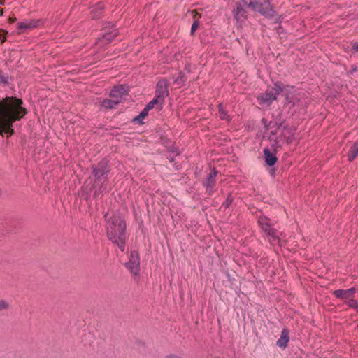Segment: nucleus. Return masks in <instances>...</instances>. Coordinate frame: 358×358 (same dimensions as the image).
Masks as SVG:
<instances>
[{
    "instance_id": "1",
    "label": "nucleus",
    "mask_w": 358,
    "mask_h": 358,
    "mask_svg": "<svg viewBox=\"0 0 358 358\" xmlns=\"http://www.w3.org/2000/svg\"><path fill=\"white\" fill-rule=\"evenodd\" d=\"M22 101L16 97L0 99V134L11 136L14 131L13 123L20 120L27 113V110L22 106Z\"/></svg>"
},
{
    "instance_id": "2",
    "label": "nucleus",
    "mask_w": 358,
    "mask_h": 358,
    "mask_svg": "<svg viewBox=\"0 0 358 358\" xmlns=\"http://www.w3.org/2000/svg\"><path fill=\"white\" fill-rule=\"evenodd\" d=\"M104 218L106 235L110 241H116V240H121L123 237H127L126 222L120 213L117 212L113 213H107Z\"/></svg>"
},
{
    "instance_id": "3",
    "label": "nucleus",
    "mask_w": 358,
    "mask_h": 358,
    "mask_svg": "<svg viewBox=\"0 0 358 358\" xmlns=\"http://www.w3.org/2000/svg\"><path fill=\"white\" fill-rule=\"evenodd\" d=\"M283 90V85L280 83H275L273 87H268L265 93L261 94L258 96L259 103L270 106L273 101L277 99L279 94Z\"/></svg>"
},
{
    "instance_id": "4",
    "label": "nucleus",
    "mask_w": 358,
    "mask_h": 358,
    "mask_svg": "<svg viewBox=\"0 0 358 358\" xmlns=\"http://www.w3.org/2000/svg\"><path fill=\"white\" fill-rule=\"evenodd\" d=\"M248 7L266 17H272L274 15L269 0H250Z\"/></svg>"
},
{
    "instance_id": "5",
    "label": "nucleus",
    "mask_w": 358,
    "mask_h": 358,
    "mask_svg": "<svg viewBox=\"0 0 358 358\" xmlns=\"http://www.w3.org/2000/svg\"><path fill=\"white\" fill-rule=\"evenodd\" d=\"M126 268L131 273L137 276L140 273V256L136 250H132L129 256V261L125 264Z\"/></svg>"
},
{
    "instance_id": "6",
    "label": "nucleus",
    "mask_w": 358,
    "mask_h": 358,
    "mask_svg": "<svg viewBox=\"0 0 358 358\" xmlns=\"http://www.w3.org/2000/svg\"><path fill=\"white\" fill-rule=\"evenodd\" d=\"M109 172L108 163L106 160L100 162L96 167L94 168V175L96 180L106 179Z\"/></svg>"
},
{
    "instance_id": "7",
    "label": "nucleus",
    "mask_w": 358,
    "mask_h": 358,
    "mask_svg": "<svg viewBox=\"0 0 358 358\" xmlns=\"http://www.w3.org/2000/svg\"><path fill=\"white\" fill-rule=\"evenodd\" d=\"M355 292L356 289L352 287L348 289H336L333 294L336 298L344 300L345 302L354 297Z\"/></svg>"
},
{
    "instance_id": "8",
    "label": "nucleus",
    "mask_w": 358,
    "mask_h": 358,
    "mask_svg": "<svg viewBox=\"0 0 358 358\" xmlns=\"http://www.w3.org/2000/svg\"><path fill=\"white\" fill-rule=\"evenodd\" d=\"M169 95L167 83L164 80H159L157 84L156 96L164 101V98Z\"/></svg>"
},
{
    "instance_id": "9",
    "label": "nucleus",
    "mask_w": 358,
    "mask_h": 358,
    "mask_svg": "<svg viewBox=\"0 0 358 358\" xmlns=\"http://www.w3.org/2000/svg\"><path fill=\"white\" fill-rule=\"evenodd\" d=\"M110 96L113 99H117V103H120L127 96V90L122 85L115 86L111 90Z\"/></svg>"
},
{
    "instance_id": "10",
    "label": "nucleus",
    "mask_w": 358,
    "mask_h": 358,
    "mask_svg": "<svg viewBox=\"0 0 358 358\" xmlns=\"http://www.w3.org/2000/svg\"><path fill=\"white\" fill-rule=\"evenodd\" d=\"M217 171L213 169L208 175L206 180L203 182V185L206 188L207 192L209 194L213 192V188L215 183V178L217 176Z\"/></svg>"
},
{
    "instance_id": "11",
    "label": "nucleus",
    "mask_w": 358,
    "mask_h": 358,
    "mask_svg": "<svg viewBox=\"0 0 358 358\" xmlns=\"http://www.w3.org/2000/svg\"><path fill=\"white\" fill-rule=\"evenodd\" d=\"M41 24V20H30L20 22L17 24V29L20 30L31 29L38 27Z\"/></svg>"
},
{
    "instance_id": "12",
    "label": "nucleus",
    "mask_w": 358,
    "mask_h": 358,
    "mask_svg": "<svg viewBox=\"0 0 358 358\" xmlns=\"http://www.w3.org/2000/svg\"><path fill=\"white\" fill-rule=\"evenodd\" d=\"M233 14L234 18L238 22H243L247 17V11L240 3H236V6L233 10Z\"/></svg>"
},
{
    "instance_id": "13",
    "label": "nucleus",
    "mask_w": 358,
    "mask_h": 358,
    "mask_svg": "<svg viewBox=\"0 0 358 358\" xmlns=\"http://www.w3.org/2000/svg\"><path fill=\"white\" fill-rule=\"evenodd\" d=\"M289 341V331L287 329H283L281 331L280 338L277 341L276 345L278 347L284 349L287 347Z\"/></svg>"
},
{
    "instance_id": "14",
    "label": "nucleus",
    "mask_w": 358,
    "mask_h": 358,
    "mask_svg": "<svg viewBox=\"0 0 358 358\" xmlns=\"http://www.w3.org/2000/svg\"><path fill=\"white\" fill-rule=\"evenodd\" d=\"M264 153L266 164L270 166H273L277 161L275 155L271 152L268 148H265Z\"/></svg>"
},
{
    "instance_id": "15",
    "label": "nucleus",
    "mask_w": 358,
    "mask_h": 358,
    "mask_svg": "<svg viewBox=\"0 0 358 358\" xmlns=\"http://www.w3.org/2000/svg\"><path fill=\"white\" fill-rule=\"evenodd\" d=\"M285 103L290 108L294 107L299 101V99L295 93H289L286 94Z\"/></svg>"
},
{
    "instance_id": "16",
    "label": "nucleus",
    "mask_w": 358,
    "mask_h": 358,
    "mask_svg": "<svg viewBox=\"0 0 358 358\" xmlns=\"http://www.w3.org/2000/svg\"><path fill=\"white\" fill-rule=\"evenodd\" d=\"M265 233L267 235L268 240L272 243L275 244L278 241V233L275 229L271 227L268 231H266Z\"/></svg>"
},
{
    "instance_id": "17",
    "label": "nucleus",
    "mask_w": 358,
    "mask_h": 358,
    "mask_svg": "<svg viewBox=\"0 0 358 358\" xmlns=\"http://www.w3.org/2000/svg\"><path fill=\"white\" fill-rule=\"evenodd\" d=\"M258 223L264 232L271 227L269 220L266 217H260L258 220Z\"/></svg>"
},
{
    "instance_id": "18",
    "label": "nucleus",
    "mask_w": 358,
    "mask_h": 358,
    "mask_svg": "<svg viewBox=\"0 0 358 358\" xmlns=\"http://www.w3.org/2000/svg\"><path fill=\"white\" fill-rule=\"evenodd\" d=\"M118 103H117V99H113L111 98L104 99L101 103V106L107 109H112L114 108L115 106Z\"/></svg>"
},
{
    "instance_id": "19",
    "label": "nucleus",
    "mask_w": 358,
    "mask_h": 358,
    "mask_svg": "<svg viewBox=\"0 0 358 358\" xmlns=\"http://www.w3.org/2000/svg\"><path fill=\"white\" fill-rule=\"evenodd\" d=\"M118 34V32L116 29H113L110 31V29H108V31H106L104 34H103V38L108 42L112 41L115 37H116Z\"/></svg>"
},
{
    "instance_id": "20",
    "label": "nucleus",
    "mask_w": 358,
    "mask_h": 358,
    "mask_svg": "<svg viewBox=\"0 0 358 358\" xmlns=\"http://www.w3.org/2000/svg\"><path fill=\"white\" fill-rule=\"evenodd\" d=\"M103 5L101 3H98L96 7L92 10V15L93 18H98L102 14L103 10Z\"/></svg>"
},
{
    "instance_id": "21",
    "label": "nucleus",
    "mask_w": 358,
    "mask_h": 358,
    "mask_svg": "<svg viewBox=\"0 0 358 358\" xmlns=\"http://www.w3.org/2000/svg\"><path fill=\"white\" fill-rule=\"evenodd\" d=\"M218 113L220 119L229 121V115L227 114V112L224 110V106L222 103H220L218 106Z\"/></svg>"
},
{
    "instance_id": "22",
    "label": "nucleus",
    "mask_w": 358,
    "mask_h": 358,
    "mask_svg": "<svg viewBox=\"0 0 358 358\" xmlns=\"http://www.w3.org/2000/svg\"><path fill=\"white\" fill-rule=\"evenodd\" d=\"M358 156V145L355 144L351 147L348 153V159L350 161L354 160Z\"/></svg>"
},
{
    "instance_id": "23",
    "label": "nucleus",
    "mask_w": 358,
    "mask_h": 358,
    "mask_svg": "<svg viewBox=\"0 0 358 358\" xmlns=\"http://www.w3.org/2000/svg\"><path fill=\"white\" fill-rule=\"evenodd\" d=\"M162 103H163V101L155 96V97L151 101H150L145 106V108H147L148 110H150L151 109H152L155 107V105L159 104V103L162 104Z\"/></svg>"
},
{
    "instance_id": "24",
    "label": "nucleus",
    "mask_w": 358,
    "mask_h": 358,
    "mask_svg": "<svg viewBox=\"0 0 358 358\" xmlns=\"http://www.w3.org/2000/svg\"><path fill=\"white\" fill-rule=\"evenodd\" d=\"M186 79L185 75L183 73L180 72L178 76L174 80V83L181 87L184 85Z\"/></svg>"
},
{
    "instance_id": "25",
    "label": "nucleus",
    "mask_w": 358,
    "mask_h": 358,
    "mask_svg": "<svg viewBox=\"0 0 358 358\" xmlns=\"http://www.w3.org/2000/svg\"><path fill=\"white\" fill-rule=\"evenodd\" d=\"M148 112H149V110L147 108H144L143 110L140 113V114L138 116H136L134 118V120L135 122H138V123L141 124L143 120L148 115Z\"/></svg>"
},
{
    "instance_id": "26",
    "label": "nucleus",
    "mask_w": 358,
    "mask_h": 358,
    "mask_svg": "<svg viewBox=\"0 0 358 358\" xmlns=\"http://www.w3.org/2000/svg\"><path fill=\"white\" fill-rule=\"evenodd\" d=\"M276 129L274 130H271L270 132L269 139L270 141H273L275 144H278L279 142L278 137L276 136L277 129H279L280 126L277 124Z\"/></svg>"
},
{
    "instance_id": "27",
    "label": "nucleus",
    "mask_w": 358,
    "mask_h": 358,
    "mask_svg": "<svg viewBox=\"0 0 358 358\" xmlns=\"http://www.w3.org/2000/svg\"><path fill=\"white\" fill-rule=\"evenodd\" d=\"M127 237H123L122 239L116 240V241H112L113 243L116 244L120 250L122 252H124L125 250V243H126Z\"/></svg>"
},
{
    "instance_id": "28",
    "label": "nucleus",
    "mask_w": 358,
    "mask_h": 358,
    "mask_svg": "<svg viewBox=\"0 0 358 358\" xmlns=\"http://www.w3.org/2000/svg\"><path fill=\"white\" fill-rule=\"evenodd\" d=\"M345 303L350 308H354L358 313V302L353 299L345 301Z\"/></svg>"
},
{
    "instance_id": "29",
    "label": "nucleus",
    "mask_w": 358,
    "mask_h": 358,
    "mask_svg": "<svg viewBox=\"0 0 358 358\" xmlns=\"http://www.w3.org/2000/svg\"><path fill=\"white\" fill-rule=\"evenodd\" d=\"M10 307V303L5 299H0V312L7 310Z\"/></svg>"
},
{
    "instance_id": "30",
    "label": "nucleus",
    "mask_w": 358,
    "mask_h": 358,
    "mask_svg": "<svg viewBox=\"0 0 358 358\" xmlns=\"http://www.w3.org/2000/svg\"><path fill=\"white\" fill-rule=\"evenodd\" d=\"M200 25V22L198 20H195L192 25L191 27V34L193 35L196 30L198 29L199 26Z\"/></svg>"
},
{
    "instance_id": "31",
    "label": "nucleus",
    "mask_w": 358,
    "mask_h": 358,
    "mask_svg": "<svg viewBox=\"0 0 358 358\" xmlns=\"http://www.w3.org/2000/svg\"><path fill=\"white\" fill-rule=\"evenodd\" d=\"M8 32L5 30H2V29H0V39L1 40V43H3L6 38V34H7Z\"/></svg>"
},
{
    "instance_id": "32",
    "label": "nucleus",
    "mask_w": 358,
    "mask_h": 358,
    "mask_svg": "<svg viewBox=\"0 0 358 358\" xmlns=\"http://www.w3.org/2000/svg\"><path fill=\"white\" fill-rule=\"evenodd\" d=\"M277 123H274L273 122H268L267 125H266V130L268 131L270 129H273L275 126H277Z\"/></svg>"
},
{
    "instance_id": "33",
    "label": "nucleus",
    "mask_w": 358,
    "mask_h": 358,
    "mask_svg": "<svg viewBox=\"0 0 358 358\" xmlns=\"http://www.w3.org/2000/svg\"><path fill=\"white\" fill-rule=\"evenodd\" d=\"M172 153L175 154L176 155H180V150L178 148H173L171 150Z\"/></svg>"
},
{
    "instance_id": "34",
    "label": "nucleus",
    "mask_w": 358,
    "mask_h": 358,
    "mask_svg": "<svg viewBox=\"0 0 358 358\" xmlns=\"http://www.w3.org/2000/svg\"><path fill=\"white\" fill-rule=\"evenodd\" d=\"M352 49L355 51H358V42H356L353 44Z\"/></svg>"
},
{
    "instance_id": "35",
    "label": "nucleus",
    "mask_w": 358,
    "mask_h": 358,
    "mask_svg": "<svg viewBox=\"0 0 358 358\" xmlns=\"http://www.w3.org/2000/svg\"><path fill=\"white\" fill-rule=\"evenodd\" d=\"M262 124L264 125V127L265 128L266 127V125H267V124L268 123V122L265 119V118H263L262 120Z\"/></svg>"
},
{
    "instance_id": "36",
    "label": "nucleus",
    "mask_w": 358,
    "mask_h": 358,
    "mask_svg": "<svg viewBox=\"0 0 358 358\" xmlns=\"http://www.w3.org/2000/svg\"><path fill=\"white\" fill-rule=\"evenodd\" d=\"M166 358H180V357L178 356L174 355H170L167 356Z\"/></svg>"
},
{
    "instance_id": "37",
    "label": "nucleus",
    "mask_w": 358,
    "mask_h": 358,
    "mask_svg": "<svg viewBox=\"0 0 358 358\" xmlns=\"http://www.w3.org/2000/svg\"><path fill=\"white\" fill-rule=\"evenodd\" d=\"M168 159H169V161H170L171 162H174V158H173V157H171V155H169V156L168 157Z\"/></svg>"
},
{
    "instance_id": "38",
    "label": "nucleus",
    "mask_w": 358,
    "mask_h": 358,
    "mask_svg": "<svg viewBox=\"0 0 358 358\" xmlns=\"http://www.w3.org/2000/svg\"><path fill=\"white\" fill-rule=\"evenodd\" d=\"M16 20V18L15 17H10V23H13Z\"/></svg>"
},
{
    "instance_id": "39",
    "label": "nucleus",
    "mask_w": 358,
    "mask_h": 358,
    "mask_svg": "<svg viewBox=\"0 0 358 358\" xmlns=\"http://www.w3.org/2000/svg\"><path fill=\"white\" fill-rule=\"evenodd\" d=\"M231 202V201L229 200V199H227V206H228Z\"/></svg>"
},
{
    "instance_id": "40",
    "label": "nucleus",
    "mask_w": 358,
    "mask_h": 358,
    "mask_svg": "<svg viewBox=\"0 0 358 358\" xmlns=\"http://www.w3.org/2000/svg\"><path fill=\"white\" fill-rule=\"evenodd\" d=\"M0 4L1 5H3L4 4V0H1L0 1Z\"/></svg>"
},
{
    "instance_id": "41",
    "label": "nucleus",
    "mask_w": 358,
    "mask_h": 358,
    "mask_svg": "<svg viewBox=\"0 0 358 358\" xmlns=\"http://www.w3.org/2000/svg\"><path fill=\"white\" fill-rule=\"evenodd\" d=\"M241 1H242L244 3H245V4L247 3L246 0H241Z\"/></svg>"
},
{
    "instance_id": "42",
    "label": "nucleus",
    "mask_w": 358,
    "mask_h": 358,
    "mask_svg": "<svg viewBox=\"0 0 358 358\" xmlns=\"http://www.w3.org/2000/svg\"><path fill=\"white\" fill-rule=\"evenodd\" d=\"M198 15V13H195V15H194V17H195V16H196V15Z\"/></svg>"
}]
</instances>
